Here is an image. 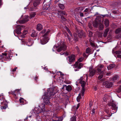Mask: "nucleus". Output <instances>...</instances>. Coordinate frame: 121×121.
Segmentation results:
<instances>
[{
	"mask_svg": "<svg viewBox=\"0 0 121 121\" xmlns=\"http://www.w3.org/2000/svg\"><path fill=\"white\" fill-rule=\"evenodd\" d=\"M104 24L106 27H108L109 25V21L107 19H105L104 21Z\"/></svg>",
	"mask_w": 121,
	"mask_h": 121,
	"instance_id": "nucleus-26",
	"label": "nucleus"
},
{
	"mask_svg": "<svg viewBox=\"0 0 121 121\" xmlns=\"http://www.w3.org/2000/svg\"><path fill=\"white\" fill-rule=\"evenodd\" d=\"M86 53H89L91 52V49L89 48H88L86 50Z\"/></svg>",
	"mask_w": 121,
	"mask_h": 121,
	"instance_id": "nucleus-37",
	"label": "nucleus"
},
{
	"mask_svg": "<svg viewBox=\"0 0 121 121\" xmlns=\"http://www.w3.org/2000/svg\"><path fill=\"white\" fill-rule=\"evenodd\" d=\"M17 68V67H15L14 69H12V71L13 72H14L16 71V69Z\"/></svg>",
	"mask_w": 121,
	"mask_h": 121,
	"instance_id": "nucleus-51",
	"label": "nucleus"
},
{
	"mask_svg": "<svg viewBox=\"0 0 121 121\" xmlns=\"http://www.w3.org/2000/svg\"><path fill=\"white\" fill-rule=\"evenodd\" d=\"M36 117L37 120L38 121H40L41 120V117L38 115H36Z\"/></svg>",
	"mask_w": 121,
	"mask_h": 121,
	"instance_id": "nucleus-38",
	"label": "nucleus"
},
{
	"mask_svg": "<svg viewBox=\"0 0 121 121\" xmlns=\"http://www.w3.org/2000/svg\"><path fill=\"white\" fill-rule=\"evenodd\" d=\"M109 30L108 28H107L105 30L104 34V37H105L106 36Z\"/></svg>",
	"mask_w": 121,
	"mask_h": 121,
	"instance_id": "nucleus-28",
	"label": "nucleus"
},
{
	"mask_svg": "<svg viewBox=\"0 0 121 121\" xmlns=\"http://www.w3.org/2000/svg\"><path fill=\"white\" fill-rule=\"evenodd\" d=\"M88 26L89 28L90 29H91L92 27L91 25L89 24Z\"/></svg>",
	"mask_w": 121,
	"mask_h": 121,
	"instance_id": "nucleus-53",
	"label": "nucleus"
},
{
	"mask_svg": "<svg viewBox=\"0 0 121 121\" xmlns=\"http://www.w3.org/2000/svg\"><path fill=\"white\" fill-rule=\"evenodd\" d=\"M20 90V89H17L15 90L14 91H10L9 92V93L12 94V95H14L16 96V93H18Z\"/></svg>",
	"mask_w": 121,
	"mask_h": 121,
	"instance_id": "nucleus-15",
	"label": "nucleus"
},
{
	"mask_svg": "<svg viewBox=\"0 0 121 121\" xmlns=\"http://www.w3.org/2000/svg\"><path fill=\"white\" fill-rule=\"evenodd\" d=\"M40 0H35L33 4L34 6L36 7L40 3Z\"/></svg>",
	"mask_w": 121,
	"mask_h": 121,
	"instance_id": "nucleus-20",
	"label": "nucleus"
},
{
	"mask_svg": "<svg viewBox=\"0 0 121 121\" xmlns=\"http://www.w3.org/2000/svg\"><path fill=\"white\" fill-rule=\"evenodd\" d=\"M89 75L91 77L93 76L95 74V70L93 69V66H91L89 68Z\"/></svg>",
	"mask_w": 121,
	"mask_h": 121,
	"instance_id": "nucleus-11",
	"label": "nucleus"
},
{
	"mask_svg": "<svg viewBox=\"0 0 121 121\" xmlns=\"http://www.w3.org/2000/svg\"><path fill=\"white\" fill-rule=\"evenodd\" d=\"M108 106L110 108H112V110H117V107L115 104L113 103H110L109 104Z\"/></svg>",
	"mask_w": 121,
	"mask_h": 121,
	"instance_id": "nucleus-12",
	"label": "nucleus"
},
{
	"mask_svg": "<svg viewBox=\"0 0 121 121\" xmlns=\"http://www.w3.org/2000/svg\"><path fill=\"white\" fill-rule=\"evenodd\" d=\"M27 30H24L23 31V36H22V37H24V35H25L26 34H27Z\"/></svg>",
	"mask_w": 121,
	"mask_h": 121,
	"instance_id": "nucleus-41",
	"label": "nucleus"
},
{
	"mask_svg": "<svg viewBox=\"0 0 121 121\" xmlns=\"http://www.w3.org/2000/svg\"><path fill=\"white\" fill-rule=\"evenodd\" d=\"M16 33L18 34H20L21 33V31H19L17 29L16 31Z\"/></svg>",
	"mask_w": 121,
	"mask_h": 121,
	"instance_id": "nucleus-46",
	"label": "nucleus"
},
{
	"mask_svg": "<svg viewBox=\"0 0 121 121\" xmlns=\"http://www.w3.org/2000/svg\"><path fill=\"white\" fill-rule=\"evenodd\" d=\"M38 78L37 77H36L35 78V80H37V79Z\"/></svg>",
	"mask_w": 121,
	"mask_h": 121,
	"instance_id": "nucleus-62",
	"label": "nucleus"
},
{
	"mask_svg": "<svg viewBox=\"0 0 121 121\" xmlns=\"http://www.w3.org/2000/svg\"><path fill=\"white\" fill-rule=\"evenodd\" d=\"M92 33L90 31L89 32V37H91L92 36Z\"/></svg>",
	"mask_w": 121,
	"mask_h": 121,
	"instance_id": "nucleus-43",
	"label": "nucleus"
},
{
	"mask_svg": "<svg viewBox=\"0 0 121 121\" xmlns=\"http://www.w3.org/2000/svg\"><path fill=\"white\" fill-rule=\"evenodd\" d=\"M82 84L81 86L82 87V89H85V84Z\"/></svg>",
	"mask_w": 121,
	"mask_h": 121,
	"instance_id": "nucleus-45",
	"label": "nucleus"
},
{
	"mask_svg": "<svg viewBox=\"0 0 121 121\" xmlns=\"http://www.w3.org/2000/svg\"><path fill=\"white\" fill-rule=\"evenodd\" d=\"M105 73L106 72L105 70H104L103 72H101V73H98L100 75L98 77V79L99 80L102 78L104 76V75Z\"/></svg>",
	"mask_w": 121,
	"mask_h": 121,
	"instance_id": "nucleus-16",
	"label": "nucleus"
},
{
	"mask_svg": "<svg viewBox=\"0 0 121 121\" xmlns=\"http://www.w3.org/2000/svg\"><path fill=\"white\" fill-rule=\"evenodd\" d=\"M77 82L78 83H85L84 78L83 77H81L77 81Z\"/></svg>",
	"mask_w": 121,
	"mask_h": 121,
	"instance_id": "nucleus-17",
	"label": "nucleus"
},
{
	"mask_svg": "<svg viewBox=\"0 0 121 121\" xmlns=\"http://www.w3.org/2000/svg\"><path fill=\"white\" fill-rule=\"evenodd\" d=\"M89 9V8H86V9L85 10H84V11L85 12H87L88 11V10Z\"/></svg>",
	"mask_w": 121,
	"mask_h": 121,
	"instance_id": "nucleus-56",
	"label": "nucleus"
},
{
	"mask_svg": "<svg viewBox=\"0 0 121 121\" xmlns=\"http://www.w3.org/2000/svg\"><path fill=\"white\" fill-rule=\"evenodd\" d=\"M65 88L66 90L68 91H70L72 89L71 86L70 85H68L67 86H65Z\"/></svg>",
	"mask_w": 121,
	"mask_h": 121,
	"instance_id": "nucleus-29",
	"label": "nucleus"
},
{
	"mask_svg": "<svg viewBox=\"0 0 121 121\" xmlns=\"http://www.w3.org/2000/svg\"><path fill=\"white\" fill-rule=\"evenodd\" d=\"M103 23L102 21L101 22L100 21L99 22L98 26H99V28L100 30H102L104 28V26L103 24Z\"/></svg>",
	"mask_w": 121,
	"mask_h": 121,
	"instance_id": "nucleus-18",
	"label": "nucleus"
},
{
	"mask_svg": "<svg viewBox=\"0 0 121 121\" xmlns=\"http://www.w3.org/2000/svg\"><path fill=\"white\" fill-rule=\"evenodd\" d=\"M20 103L21 104H23L24 103V99L21 97H20L19 99Z\"/></svg>",
	"mask_w": 121,
	"mask_h": 121,
	"instance_id": "nucleus-31",
	"label": "nucleus"
},
{
	"mask_svg": "<svg viewBox=\"0 0 121 121\" xmlns=\"http://www.w3.org/2000/svg\"><path fill=\"white\" fill-rule=\"evenodd\" d=\"M57 92L56 89L52 88L48 89L47 92L44 93L42 97L43 101L46 104L50 103L49 100L52 98Z\"/></svg>",
	"mask_w": 121,
	"mask_h": 121,
	"instance_id": "nucleus-1",
	"label": "nucleus"
},
{
	"mask_svg": "<svg viewBox=\"0 0 121 121\" xmlns=\"http://www.w3.org/2000/svg\"><path fill=\"white\" fill-rule=\"evenodd\" d=\"M28 18V16H25L23 20H22V22H20V23H24L28 21L29 20V19Z\"/></svg>",
	"mask_w": 121,
	"mask_h": 121,
	"instance_id": "nucleus-19",
	"label": "nucleus"
},
{
	"mask_svg": "<svg viewBox=\"0 0 121 121\" xmlns=\"http://www.w3.org/2000/svg\"><path fill=\"white\" fill-rule=\"evenodd\" d=\"M95 108H93V109L92 110L91 113L92 114H94L95 113Z\"/></svg>",
	"mask_w": 121,
	"mask_h": 121,
	"instance_id": "nucleus-47",
	"label": "nucleus"
},
{
	"mask_svg": "<svg viewBox=\"0 0 121 121\" xmlns=\"http://www.w3.org/2000/svg\"><path fill=\"white\" fill-rule=\"evenodd\" d=\"M116 38H117L120 39L121 38V35H119L118 36H117Z\"/></svg>",
	"mask_w": 121,
	"mask_h": 121,
	"instance_id": "nucleus-52",
	"label": "nucleus"
},
{
	"mask_svg": "<svg viewBox=\"0 0 121 121\" xmlns=\"http://www.w3.org/2000/svg\"><path fill=\"white\" fill-rule=\"evenodd\" d=\"M35 15V13H31L30 14V19H31L33 17H34Z\"/></svg>",
	"mask_w": 121,
	"mask_h": 121,
	"instance_id": "nucleus-32",
	"label": "nucleus"
},
{
	"mask_svg": "<svg viewBox=\"0 0 121 121\" xmlns=\"http://www.w3.org/2000/svg\"><path fill=\"white\" fill-rule=\"evenodd\" d=\"M24 28L23 26H19L18 27L17 29L21 31V30Z\"/></svg>",
	"mask_w": 121,
	"mask_h": 121,
	"instance_id": "nucleus-36",
	"label": "nucleus"
},
{
	"mask_svg": "<svg viewBox=\"0 0 121 121\" xmlns=\"http://www.w3.org/2000/svg\"><path fill=\"white\" fill-rule=\"evenodd\" d=\"M42 28V26L41 24H38L37 25L36 29L38 31L40 30Z\"/></svg>",
	"mask_w": 121,
	"mask_h": 121,
	"instance_id": "nucleus-21",
	"label": "nucleus"
},
{
	"mask_svg": "<svg viewBox=\"0 0 121 121\" xmlns=\"http://www.w3.org/2000/svg\"><path fill=\"white\" fill-rule=\"evenodd\" d=\"M75 59V56L74 55H72L68 56L67 59L68 61L70 63L74 61Z\"/></svg>",
	"mask_w": 121,
	"mask_h": 121,
	"instance_id": "nucleus-7",
	"label": "nucleus"
},
{
	"mask_svg": "<svg viewBox=\"0 0 121 121\" xmlns=\"http://www.w3.org/2000/svg\"><path fill=\"white\" fill-rule=\"evenodd\" d=\"M100 21V18L99 17H97L95 21L93 22V26L95 27H97L98 26Z\"/></svg>",
	"mask_w": 121,
	"mask_h": 121,
	"instance_id": "nucleus-10",
	"label": "nucleus"
},
{
	"mask_svg": "<svg viewBox=\"0 0 121 121\" xmlns=\"http://www.w3.org/2000/svg\"><path fill=\"white\" fill-rule=\"evenodd\" d=\"M7 107V105H5L4 106H3L1 107V109H5Z\"/></svg>",
	"mask_w": 121,
	"mask_h": 121,
	"instance_id": "nucleus-44",
	"label": "nucleus"
},
{
	"mask_svg": "<svg viewBox=\"0 0 121 121\" xmlns=\"http://www.w3.org/2000/svg\"><path fill=\"white\" fill-rule=\"evenodd\" d=\"M121 91V86L119 88V90L118 91V92L119 93Z\"/></svg>",
	"mask_w": 121,
	"mask_h": 121,
	"instance_id": "nucleus-50",
	"label": "nucleus"
},
{
	"mask_svg": "<svg viewBox=\"0 0 121 121\" xmlns=\"http://www.w3.org/2000/svg\"><path fill=\"white\" fill-rule=\"evenodd\" d=\"M110 74V73H107V75H109Z\"/></svg>",
	"mask_w": 121,
	"mask_h": 121,
	"instance_id": "nucleus-64",
	"label": "nucleus"
},
{
	"mask_svg": "<svg viewBox=\"0 0 121 121\" xmlns=\"http://www.w3.org/2000/svg\"><path fill=\"white\" fill-rule=\"evenodd\" d=\"M45 32V30H43L40 33V35H43L40 38V43L42 44H44L47 43L49 39L48 35L50 32V31L48 30L46 33L44 34Z\"/></svg>",
	"mask_w": 121,
	"mask_h": 121,
	"instance_id": "nucleus-2",
	"label": "nucleus"
},
{
	"mask_svg": "<svg viewBox=\"0 0 121 121\" xmlns=\"http://www.w3.org/2000/svg\"><path fill=\"white\" fill-rule=\"evenodd\" d=\"M58 6L59 7L62 9H63L65 8L63 4H58Z\"/></svg>",
	"mask_w": 121,
	"mask_h": 121,
	"instance_id": "nucleus-33",
	"label": "nucleus"
},
{
	"mask_svg": "<svg viewBox=\"0 0 121 121\" xmlns=\"http://www.w3.org/2000/svg\"><path fill=\"white\" fill-rule=\"evenodd\" d=\"M2 54L3 56L4 55V56H6L7 54V53H2Z\"/></svg>",
	"mask_w": 121,
	"mask_h": 121,
	"instance_id": "nucleus-58",
	"label": "nucleus"
},
{
	"mask_svg": "<svg viewBox=\"0 0 121 121\" xmlns=\"http://www.w3.org/2000/svg\"><path fill=\"white\" fill-rule=\"evenodd\" d=\"M65 54L67 56L68 55V53H65Z\"/></svg>",
	"mask_w": 121,
	"mask_h": 121,
	"instance_id": "nucleus-63",
	"label": "nucleus"
},
{
	"mask_svg": "<svg viewBox=\"0 0 121 121\" xmlns=\"http://www.w3.org/2000/svg\"><path fill=\"white\" fill-rule=\"evenodd\" d=\"M90 42L91 43V46H94V43H92L90 41Z\"/></svg>",
	"mask_w": 121,
	"mask_h": 121,
	"instance_id": "nucleus-57",
	"label": "nucleus"
},
{
	"mask_svg": "<svg viewBox=\"0 0 121 121\" xmlns=\"http://www.w3.org/2000/svg\"><path fill=\"white\" fill-rule=\"evenodd\" d=\"M104 67V66L103 65H99L97 67V70L98 72L99 73H100L102 71H101V70L102 68H103ZM103 71H102L103 72Z\"/></svg>",
	"mask_w": 121,
	"mask_h": 121,
	"instance_id": "nucleus-14",
	"label": "nucleus"
},
{
	"mask_svg": "<svg viewBox=\"0 0 121 121\" xmlns=\"http://www.w3.org/2000/svg\"><path fill=\"white\" fill-rule=\"evenodd\" d=\"M83 13H80V15L81 17H83Z\"/></svg>",
	"mask_w": 121,
	"mask_h": 121,
	"instance_id": "nucleus-59",
	"label": "nucleus"
},
{
	"mask_svg": "<svg viewBox=\"0 0 121 121\" xmlns=\"http://www.w3.org/2000/svg\"><path fill=\"white\" fill-rule=\"evenodd\" d=\"M66 30L67 31L69 34L70 35V36L71 37L70 38L69 36L68 35L67 37L68 38V39L69 40V41L70 42V43L72 41V35L71 34L70 31L69 30V29L68 28H66Z\"/></svg>",
	"mask_w": 121,
	"mask_h": 121,
	"instance_id": "nucleus-13",
	"label": "nucleus"
},
{
	"mask_svg": "<svg viewBox=\"0 0 121 121\" xmlns=\"http://www.w3.org/2000/svg\"><path fill=\"white\" fill-rule=\"evenodd\" d=\"M45 105L44 104H41L39 105V108L36 107L35 108L33 111L34 113L35 114H38L39 113L41 112L44 111L45 110Z\"/></svg>",
	"mask_w": 121,
	"mask_h": 121,
	"instance_id": "nucleus-4",
	"label": "nucleus"
},
{
	"mask_svg": "<svg viewBox=\"0 0 121 121\" xmlns=\"http://www.w3.org/2000/svg\"><path fill=\"white\" fill-rule=\"evenodd\" d=\"M112 86V84H106L105 85V87L107 88H110Z\"/></svg>",
	"mask_w": 121,
	"mask_h": 121,
	"instance_id": "nucleus-30",
	"label": "nucleus"
},
{
	"mask_svg": "<svg viewBox=\"0 0 121 121\" xmlns=\"http://www.w3.org/2000/svg\"><path fill=\"white\" fill-rule=\"evenodd\" d=\"M81 99V94L80 93L79 94V96L77 97V101L78 102H79L80 101V99Z\"/></svg>",
	"mask_w": 121,
	"mask_h": 121,
	"instance_id": "nucleus-35",
	"label": "nucleus"
},
{
	"mask_svg": "<svg viewBox=\"0 0 121 121\" xmlns=\"http://www.w3.org/2000/svg\"><path fill=\"white\" fill-rule=\"evenodd\" d=\"M116 53L117 54H121V50L116 51Z\"/></svg>",
	"mask_w": 121,
	"mask_h": 121,
	"instance_id": "nucleus-48",
	"label": "nucleus"
},
{
	"mask_svg": "<svg viewBox=\"0 0 121 121\" xmlns=\"http://www.w3.org/2000/svg\"><path fill=\"white\" fill-rule=\"evenodd\" d=\"M83 60V58L82 57H81L78 60V61L76 62L75 64L73 65V68H77L76 69H74L75 71L79 70V69H80L82 67L83 65V64L82 63H79V62H82Z\"/></svg>",
	"mask_w": 121,
	"mask_h": 121,
	"instance_id": "nucleus-3",
	"label": "nucleus"
},
{
	"mask_svg": "<svg viewBox=\"0 0 121 121\" xmlns=\"http://www.w3.org/2000/svg\"><path fill=\"white\" fill-rule=\"evenodd\" d=\"M58 48L57 50V51L60 52L62 51H65L67 48V46L65 43L63 42H61L60 45H58Z\"/></svg>",
	"mask_w": 121,
	"mask_h": 121,
	"instance_id": "nucleus-5",
	"label": "nucleus"
},
{
	"mask_svg": "<svg viewBox=\"0 0 121 121\" xmlns=\"http://www.w3.org/2000/svg\"><path fill=\"white\" fill-rule=\"evenodd\" d=\"M37 33L34 30L32 32L31 35V36L32 37H34L37 36Z\"/></svg>",
	"mask_w": 121,
	"mask_h": 121,
	"instance_id": "nucleus-25",
	"label": "nucleus"
},
{
	"mask_svg": "<svg viewBox=\"0 0 121 121\" xmlns=\"http://www.w3.org/2000/svg\"><path fill=\"white\" fill-rule=\"evenodd\" d=\"M26 45L29 46H31L33 44L32 42L30 40L26 42Z\"/></svg>",
	"mask_w": 121,
	"mask_h": 121,
	"instance_id": "nucleus-22",
	"label": "nucleus"
},
{
	"mask_svg": "<svg viewBox=\"0 0 121 121\" xmlns=\"http://www.w3.org/2000/svg\"><path fill=\"white\" fill-rule=\"evenodd\" d=\"M58 16L60 17V16L61 19L64 21H66V19L63 17L62 16L63 15H67V14L65 11H59L58 13Z\"/></svg>",
	"mask_w": 121,
	"mask_h": 121,
	"instance_id": "nucleus-9",
	"label": "nucleus"
},
{
	"mask_svg": "<svg viewBox=\"0 0 121 121\" xmlns=\"http://www.w3.org/2000/svg\"><path fill=\"white\" fill-rule=\"evenodd\" d=\"M121 32V28H119L117 29L115 31V33L117 34Z\"/></svg>",
	"mask_w": 121,
	"mask_h": 121,
	"instance_id": "nucleus-39",
	"label": "nucleus"
},
{
	"mask_svg": "<svg viewBox=\"0 0 121 121\" xmlns=\"http://www.w3.org/2000/svg\"><path fill=\"white\" fill-rule=\"evenodd\" d=\"M85 89H82V90L81 91V93L82 94V95L83 96L84 95V93L85 92Z\"/></svg>",
	"mask_w": 121,
	"mask_h": 121,
	"instance_id": "nucleus-42",
	"label": "nucleus"
},
{
	"mask_svg": "<svg viewBox=\"0 0 121 121\" xmlns=\"http://www.w3.org/2000/svg\"><path fill=\"white\" fill-rule=\"evenodd\" d=\"M78 36L80 38H82V36L83 37H85V36L84 35H83V33L82 32H81L79 33L78 35L76 33H74V38L75 40L76 41H77L78 40Z\"/></svg>",
	"mask_w": 121,
	"mask_h": 121,
	"instance_id": "nucleus-8",
	"label": "nucleus"
},
{
	"mask_svg": "<svg viewBox=\"0 0 121 121\" xmlns=\"http://www.w3.org/2000/svg\"><path fill=\"white\" fill-rule=\"evenodd\" d=\"M57 75H58V77L59 78L58 80L59 82L61 83H62L64 80L63 76H64V74L61 72L59 71L57 72Z\"/></svg>",
	"mask_w": 121,
	"mask_h": 121,
	"instance_id": "nucleus-6",
	"label": "nucleus"
},
{
	"mask_svg": "<svg viewBox=\"0 0 121 121\" xmlns=\"http://www.w3.org/2000/svg\"><path fill=\"white\" fill-rule=\"evenodd\" d=\"M105 111L107 113H108L109 112V110H108L107 109H105Z\"/></svg>",
	"mask_w": 121,
	"mask_h": 121,
	"instance_id": "nucleus-55",
	"label": "nucleus"
},
{
	"mask_svg": "<svg viewBox=\"0 0 121 121\" xmlns=\"http://www.w3.org/2000/svg\"><path fill=\"white\" fill-rule=\"evenodd\" d=\"M119 78V76L117 75H116L111 79V80L114 81L116 80L117 78Z\"/></svg>",
	"mask_w": 121,
	"mask_h": 121,
	"instance_id": "nucleus-27",
	"label": "nucleus"
},
{
	"mask_svg": "<svg viewBox=\"0 0 121 121\" xmlns=\"http://www.w3.org/2000/svg\"><path fill=\"white\" fill-rule=\"evenodd\" d=\"M94 89L95 91H96L97 89V87L96 86L94 87Z\"/></svg>",
	"mask_w": 121,
	"mask_h": 121,
	"instance_id": "nucleus-60",
	"label": "nucleus"
},
{
	"mask_svg": "<svg viewBox=\"0 0 121 121\" xmlns=\"http://www.w3.org/2000/svg\"><path fill=\"white\" fill-rule=\"evenodd\" d=\"M115 66V65L114 64H111L107 67L108 69H110L113 68Z\"/></svg>",
	"mask_w": 121,
	"mask_h": 121,
	"instance_id": "nucleus-23",
	"label": "nucleus"
},
{
	"mask_svg": "<svg viewBox=\"0 0 121 121\" xmlns=\"http://www.w3.org/2000/svg\"><path fill=\"white\" fill-rule=\"evenodd\" d=\"M76 118L75 116H73L70 118V121H76Z\"/></svg>",
	"mask_w": 121,
	"mask_h": 121,
	"instance_id": "nucleus-34",
	"label": "nucleus"
},
{
	"mask_svg": "<svg viewBox=\"0 0 121 121\" xmlns=\"http://www.w3.org/2000/svg\"><path fill=\"white\" fill-rule=\"evenodd\" d=\"M92 106V104H91V103H90V104H89V106L90 107H91Z\"/></svg>",
	"mask_w": 121,
	"mask_h": 121,
	"instance_id": "nucleus-61",
	"label": "nucleus"
},
{
	"mask_svg": "<svg viewBox=\"0 0 121 121\" xmlns=\"http://www.w3.org/2000/svg\"><path fill=\"white\" fill-rule=\"evenodd\" d=\"M83 56L85 57H87V56H86V54L85 53H84L83 54Z\"/></svg>",
	"mask_w": 121,
	"mask_h": 121,
	"instance_id": "nucleus-54",
	"label": "nucleus"
},
{
	"mask_svg": "<svg viewBox=\"0 0 121 121\" xmlns=\"http://www.w3.org/2000/svg\"><path fill=\"white\" fill-rule=\"evenodd\" d=\"M45 5H44V6L43 7V9H45L46 10H47L48 9V8H49V5H46V6H45Z\"/></svg>",
	"mask_w": 121,
	"mask_h": 121,
	"instance_id": "nucleus-40",
	"label": "nucleus"
},
{
	"mask_svg": "<svg viewBox=\"0 0 121 121\" xmlns=\"http://www.w3.org/2000/svg\"><path fill=\"white\" fill-rule=\"evenodd\" d=\"M79 104H78L77 107L76 106H73L72 109V110L73 111H76L79 107Z\"/></svg>",
	"mask_w": 121,
	"mask_h": 121,
	"instance_id": "nucleus-24",
	"label": "nucleus"
},
{
	"mask_svg": "<svg viewBox=\"0 0 121 121\" xmlns=\"http://www.w3.org/2000/svg\"><path fill=\"white\" fill-rule=\"evenodd\" d=\"M116 53L117 54H121V50L116 51Z\"/></svg>",
	"mask_w": 121,
	"mask_h": 121,
	"instance_id": "nucleus-49",
	"label": "nucleus"
}]
</instances>
